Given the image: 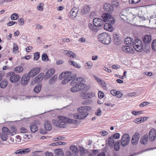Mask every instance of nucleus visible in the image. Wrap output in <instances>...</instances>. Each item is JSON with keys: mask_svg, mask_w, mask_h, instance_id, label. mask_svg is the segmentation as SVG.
Masks as SVG:
<instances>
[{"mask_svg": "<svg viewBox=\"0 0 156 156\" xmlns=\"http://www.w3.org/2000/svg\"><path fill=\"white\" fill-rule=\"evenodd\" d=\"M57 118L58 119L52 120V122L54 125L59 127L64 128L66 123L73 122V119L64 116H59Z\"/></svg>", "mask_w": 156, "mask_h": 156, "instance_id": "1", "label": "nucleus"}, {"mask_svg": "<svg viewBox=\"0 0 156 156\" xmlns=\"http://www.w3.org/2000/svg\"><path fill=\"white\" fill-rule=\"evenodd\" d=\"M102 17L105 22H107L104 25V29L109 31H112L113 30V27L111 24H113L114 23V18L108 13L103 14Z\"/></svg>", "mask_w": 156, "mask_h": 156, "instance_id": "2", "label": "nucleus"}, {"mask_svg": "<svg viewBox=\"0 0 156 156\" xmlns=\"http://www.w3.org/2000/svg\"><path fill=\"white\" fill-rule=\"evenodd\" d=\"M76 75L74 73H72L71 71H67L65 73H61L59 76V78L62 80L64 77L65 78L62 81V84H65L68 83L70 81L75 78Z\"/></svg>", "mask_w": 156, "mask_h": 156, "instance_id": "3", "label": "nucleus"}, {"mask_svg": "<svg viewBox=\"0 0 156 156\" xmlns=\"http://www.w3.org/2000/svg\"><path fill=\"white\" fill-rule=\"evenodd\" d=\"M98 39L99 41L105 44H110L112 41L110 35L105 33L99 34Z\"/></svg>", "mask_w": 156, "mask_h": 156, "instance_id": "4", "label": "nucleus"}, {"mask_svg": "<svg viewBox=\"0 0 156 156\" xmlns=\"http://www.w3.org/2000/svg\"><path fill=\"white\" fill-rule=\"evenodd\" d=\"M80 81H83V82H85L86 80L82 77H78L73 80L71 82L70 84L73 86L70 89L71 91L75 92L79 91V90H78V89L76 90V88H78V87H79V82Z\"/></svg>", "mask_w": 156, "mask_h": 156, "instance_id": "5", "label": "nucleus"}, {"mask_svg": "<svg viewBox=\"0 0 156 156\" xmlns=\"http://www.w3.org/2000/svg\"><path fill=\"white\" fill-rule=\"evenodd\" d=\"M91 108L89 106H82L79 107L77 109L79 116L82 119H84L88 114V111L90 110Z\"/></svg>", "mask_w": 156, "mask_h": 156, "instance_id": "6", "label": "nucleus"}, {"mask_svg": "<svg viewBox=\"0 0 156 156\" xmlns=\"http://www.w3.org/2000/svg\"><path fill=\"white\" fill-rule=\"evenodd\" d=\"M7 75L10 77L9 80L12 83L17 82L20 79V76L18 74H16L14 72H9L8 73Z\"/></svg>", "mask_w": 156, "mask_h": 156, "instance_id": "7", "label": "nucleus"}, {"mask_svg": "<svg viewBox=\"0 0 156 156\" xmlns=\"http://www.w3.org/2000/svg\"><path fill=\"white\" fill-rule=\"evenodd\" d=\"M71 151H66V156H78L79 150L76 146H71L70 147Z\"/></svg>", "mask_w": 156, "mask_h": 156, "instance_id": "8", "label": "nucleus"}, {"mask_svg": "<svg viewBox=\"0 0 156 156\" xmlns=\"http://www.w3.org/2000/svg\"><path fill=\"white\" fill-rule=\"evenodd\" d=\"M130 137L127 133H125L122 136L120 141L121 145L123 147L127 146L129 143Z\"/></svg>", "mask_w": 156, "mask_h": 156, "instance_id": "9", "label": "nucleus"}, {"mask_svg": "<svg viewBox=\"0 0 156 156\" xmlns=\"http://www.w3.org/2000/svg\"><path fill=\"white\" fill-rule=\"evenodd\" d=\"M30 76L28 73L23 75L20 81L21 85L24 86L27 85L30 81Z\"/></svg>", "mask_w": 156, "mask_h": 156, "instance_id": "10", "label": "nucleus"}, {"mask_svg": "<svg viewBox=\"0 0 156 156\" xmlns=\"http://www.w3.org/2000/svg\"><path fill=\"white\" fill-rule=\"evenodd\" d=\"M140 137V134L138 132H136L133 135L132 138L131 142L133 145H136L139 141Z\"/></svg>", "mask_w": 156, "mask_h": 156, "instance_id": "11", "label": "nucleus"}, {"mask_svg": "<svg viewBox=\"0 0 156 156\" xmlns=\"http://www.w3.org/2000/svg\"><path fill=\"white\" fill-rule=\"evenodd\" d=\"M104 20L99 18H96L93 20V23L94 25L98 27L102 26L104 24Z\"/></svg>", "mask_w": 156, "mask_h": 156, "instance_id": "12", "label": "nucleus"}, {"mask_svg": "<svg viewBox=\"0 0 156 156\" xmlns=\"http://www.w3.org/2000/svg\"><path fill=\"white\" fill-rule=\"evenodd\" d=\"M85 82H83V81H80L79 82V87L78 88H76V89H78L79 90V91L82 89H84V90L86 91L88 90L90 88V86L89 85H87L84 83Z\"/></svg>", "mask_w": 156, "mask_h": 156, "instance_id": "13", "label": "nucleus"}, {"mask_svg": "<svg viewBox=\"0 0 156 156\" xmlns=\"http://www.w3.org/2000/svg\"><path fill=\"white\" fill-rule=\"evenodd\" d=\"M122 49L123 51L128 54H133L134 52L132 48L129 46H123L122 48Z\"/></svg>", "mask_w": 156, "mask_h": 156, "instance_id": "14", "label": "nucleus"}, {"mask_svg": "<svg viewBox=\"0 0 156 156\" xmlns=\"http://www.w3.org/2000/svg\"><path fill=\"white\" fill-rule=\"evenodd\" d=\"M150 140L151 141H154L156 137V131L154 129H152L150 130L149 134Z\"/></svg>", "mask_w": 156, "mask_h": 156, "instance_id": "15", "label": "nucleus"}, {"mask_svg": "<svg viewBox=\"0 0 156 156\" xmlns=\"http://www.w3.org/2000/svg\"><path fill=\"white\" fill-rule=\"evenodd\" d=\"M40 69L39 67L34 68L28 73L30 77L34 76L38 74L40 72Z\"/></svg>", "mask_w": 156, "mask_h": 156, "instance_id": "16", "label": "nucleus"}, {"mask_svg": "<svg viewBox=\"0 0 156 156\" xmlns=\"http://www.w3.org/2000/svg\"><path fill=\"white\" fill-rule=\"evenodd\" d=\"M78 10L76 7L73 8L69 12L70 18L73 19H74L77 16Z\"/></svg>", "mask_w": 156, "mask_h": 156, "instance_id": "17", "label": "nucleus"}, {"mask_svg": "<svg viewBox=\"0 0 156 156\" xmlns=\"http://www.w3.org/2000/svg\"><path fill=\"white\" fill-rule=\"evenodd\" d=\"M103 8L106 12H111L113 10V8L112 6L109 4L106 3L104 4Z\"/></svg>", "mask_w": 156, "mask_h": 156, "instance_id": "18", "label": "nucleus"}, {"mask_svg": "<svg viewBox=\"0 0 156 156\" xmlns=\"http://www.w3.org/2000/svg\"><path fill=\"white\" fill-rule=\"evenodd\" d=\"M63 53L64 54L66 55L68 57H72L74 58H76V55L71 51L68 50H65L64 51Z\"/></svg>", "mask_w": 156, "mask_h": 156, "instance_id": "19", "label": "nucleus"}, {"mask_svg": "<svg viewBox=\"0 0 156 156\" xmlns=\"http://www.w3.org/2000/svg\"><path fill=\"white\" fill-rule=\"evenodd\" d=\"M148 140V135L146 134L141 137L140 142L142 144H145L147 143Z\"/></svg>", "mask_w": 156, "mask_h": 156, "instance_id": "20", "label": "nucleus"}, {"mask_svg": "<svg viewBox=\"0 0 156 156\" xmlns=\"http://www.w3.org/2000/svg\"><path fill=\"white\" fill-rule=\"evenodd\" d=\"M30 127L31 131L32 133L35 132L38 130L37 125L34 123L30 124Z\"/></svg>", "mask_w": 156, "mask_h": 156, "instance_id": "21", "label": "nucleus"}, {"mask_svg": "<svg viewBox=\"0 0 156 156\" xmlns=\"http://www.w3.org/2000/svg\"><path fill=\"white\" fill-rule=\"evenodd\" d=\"M124 15L126 16L127 17H130L133 15L132 13L130 11L129 9L128 8H126L122 10V12H121Z\"/></svg>", "mask_w": 156, "mask_h": 156, "instance_id": "22", "label": "nucleus"}, {"mask_svg": "<svg viewBox=\"0 0 156 156\" xmlns=\"http://www.w3.org/2000/svg\"><path fill=\"white\" fill-rule=\"evenodd\" d=\"M151 40V37L150 35H146L143 38L144 43H150Z\"/></svg>", "mask_w": 156, "mask_h": 156, "instance_id": "23", "label": "nucleus"}, {"mask_svg": "<svg viewBox=\"0 0 156 156\" xmlns=\"http://www.w3.org/2000/svg\"><path fill=\"white\" fill-rule=\"evenodd\" d=\"M44 127L47 130L50 131L51 129V126L50 121L48 120L45 121L44 123Z\"/></svg>", "mask_w": 156, "mask_h": 156, "instance_id": "24", "label": "nucleus"}, {"mask_svg": "<svg viewBox=\"0 0 156 156\" xmlns=\"http://www.w3.org/2000/svg\"><path fill=\"white\" fill-rule=\"evenodd\" d=\"M57 79V76L56 75H55L50 79L48 81L49 84H54L56 82Z\"/></svg>", "mask_w": 156, "mask_h": 156, "instance_id": "25", "label": "nucleus"}, {"mask_svg": "<svg viewBox=\"0 0 156 156\" xmlns=\"http://www.w3.org/2000/svg\"><path fill=\"white\" fill-rule=\"evenodd\" d=\"M55 156H64V154L62 149L55 150Z\"/></svg>", "mask_w": 156, "mask_h": 156, "instance_id": "26", "label": "nucleus"}, {"mask_svg": "<svg viewBox=\"0 0 156 156\" xmlns=\"http://www.w3.org/2000/svg\"><path fill=\"white\" fill-rule=\"evenodd\" d=\"M2 133L4 134L8 135L11 134V131L6 127H3L2 129Z\"/></svg>", "mask_w": 156, "mask_h": 156, "instance_id": "27", "label": "nucleus"}, {"mask_svg": "<svg viewBox=\"0 0 156 156\" xmlns=\"http://www.w3.org/2000/svg\"><path fill=\"white\" fill-rule=\"evenodd\" d=\"M108 141L109 146L111 147H113V145L115 143L113 137L112 136L109 137Z\"/></svg>", "mask_w": 156, "mask_h": 156, "instance_id": "28", "label": "nucleus"}, {"mask_svg": "<svg viewBox=\"0 0 156 156\" xmlns=\"http://www.w3.org/2000/svg\"><path fill=\"white\" fill-rule=\"evenodd\" d=\"M144 46L143 49L144 51H145L147 53L149 52L151 50L150 43H144Z\"/></svg>", "mask_w": 156, "mask_h": 156, "instance_id": "29", "label": "nucleus"}, {"mask_svg": "<svg viewBox=\"0 0 156 156\" xmlns=\"http://www.w3.org/2000/svg\"><path fill=\"white\" fill-rule=\"evenodd\" d=\"M133 39L130 37H127L125 39V44L130 45L133 44Z\"/></svg>", "mask_w": 156, "mask_h": 156, "instance_id": "30", "label": "nucleus"}, {"mask_svg": "<svg viewBox=\"0 0 156 156\" xmlns=\"http://www.w3.org/2000/svg\"><path fill=\"white\" fill-rule=\"evenodd\" d=\"M90 9V7L88 5H85L83 7V9L82 10L81 12L83 14H87L88 12Z\"/></svg>", "mask_w": 156, "mask_h": 156, "instance_id": "31", "label": "nucleus"}, {"mask_svg": "<svg viewBox=\"0 0 156 156\" xmlns=\"http://www.w3.org/2000/svg\"><path fill=\"white\" fill-rule=\"evenodd\" d=\"M31 151L30 148H23L20 149L21 155L26 154H28Z\"/></svg>", "mask_w": 156, "mask_h": 156, "instance_id": "32", "label": "nucleus"}, {"mask_svg": "<svg viewBox=\"0 0 156 156\" xmlns=\"http://www.w3.org/2000/svg\"><path fill=\"white\" fill-rule=\"evenodd\" d=\"M23 68L21 66H18L15 67L14 69V71L17 73H20L23 71Z\"/></svg>", "mask_w": 156, "mask_h": 156, "instance_id": "33", "label": "nucleus"}, {"mask_svg": "<svg viewBox=\"0 0 156 156\" xmlns=\"http://www.w3.org/2000/svg\"><path fill=\"white\" fill-rule=\"evenodd\" d=\"M8 83L6 80H2L0 83V87L2 88H5L7 86Z\"/></svg>", "mask_w": 156, "mask_h": 156, "instance_id": "34", "label": "nucleus"}, {"mask_svg": "<svg viewBox=\"0 0 156 156\" xmlns=\"http://www.w3.org/2000/svg\"><path fill=\"white\" fill-rule=\"evenodd\" d=\"M143 44L133 46V48L138 52L141 51L143 49Z\"/></svg>", "mask_w": 156, "mask_h": 156, "instance_id": "35", "label": "nucleus"}, {"mask_svg": "<svg viewBox=\"0 0 156 156\" xmlns=\"http://www.w3.org/2000/svg\"><path fill=\"white\" fill-rule=\"evenodd\" d=\"M69 62L70 65L73 66L75 67L78 68H80V65L76 62L72 61L71 60H69Z\"/></svg>", "mask_w": 156, "mask_h": 156, "instance_id": "36", "label": "nucleus"}, {"mask_svg": "<svg viewBox=\"0 0 156 156\" xmlns=\"http://www.w3.org/2000/svg\"><path fill=\"white\" fill-rule=\"evenodd\" d=\"M113 145H114V149L115 151H118L119 150L120 144L119 141H117L115 142Z\"/></svg>", "mask_w": 156, "mask_h": 156, "instance_id": "37", "label": "nucleus"}, {"mask_svg": "<svg viewBox=\"0 0 156 156\" xmlns=\"http://www.w3.org/2000/svg\"><path fill=\"white\" fill-rule=\"evenodd\" d=\"M51 99L58 100L61 99L62 96L60 94L51 95L49 96Z\"/></svg>", "mask_w": 156, "mask_h": 156, "instance_id": "38", "label": "nucleus"}, {"mask_svg": "<svg viewBox=\"0 0 156 156\" xmlns=\"http://www.w3.org/2000/svg\"><path fill=\"white\" fill-rule=\"evenodd\" d=\"M43 78V74L42 73H40L35 78L37 80V82L38 83L41 82Z\"/></svg>", "mask_w": 156, "mask_h": 156, "instance_id": "39", "label": "nucleus"}, {"mask_svg": "<svg viewBox=\"0 0 156 156\" xmlns=\"http://www.w3.org/2000/svg\"><path fill=\"white\" fill-rule=\"evenodd\" d=\"M87 91H84V90H83L80 93V97L83 98V99H87Z\"/></svg>", "mask_w": 156, "mask_h": 156, "instance_id": "40", "label": "nucleus"}, {"mask_svg": "<svg viewBox=\"0 0 156 156\" xmlns=\"http://www.w3.org/2000/svg\"><path fill=\"white\" fill-rule=\"evenodd\" d=\"M141 44H142V41L141 40L138 39L135 40L133 44V46H136Z\"/></svg>", "mask_w": 156, "mask_h": 156, "instance_id": "41", "label": "nucleus"}, {"mask_svg": "<svg viewBox=\"0 0 156 156\" xmlns=\"http://www.w3.org/2000/svg\"><path fill=\"white\" fill-rule=\"evenodd\" d=\"M88 27L90 30L93 31H96L97 30V27L94 26L91 23H89L88 24Z\"/></svg>", "mask_w": 156, "mask_h": 156, "instance_id": "42", "label": "nucleus"}, {"mask_svg": "<svg viewBox=\"0 0 156 156\" xmlns=\"http://www.w3.org/2000/svg\"><path fill=\"white\" fill-rule=\"evenodd\" d=\"M151 46L152 49L156 51V39L152 41Z\"/></svg>", "mask_w": 156, "mask_h": 156, "instance_id": "43", "label": "nucleus"}, {"mask_svg": "<svg viewBox=\"0 0 156 156\" xmlns=\"http://www.w3.org/2000/svg\"><path fill=\"white\" fill-rule=\"evenodd\" d=\"M18 50V48L17 45L16 44H14L13 46V52L14 53H16Z\"/></svg>", "mask_w": 156, "mask_h": 156, "instance_id": "44", "label": "nucleus"}, {"mask_svg": "<svg viewBox=\"0 0 156 156\" xmlns=\"http://www.w3.org/2000/svg\"><path fill=\"white\" fill-rule=\"evenodd\" d=\"M120 16L122 19L125 21H126L128 20L130 18L129 17H127V16H126L124 15L122 13H121L120 14Z\"/></svg>", "mask_w": 156, "mask_h": 156, "instance_id": "45", "label": "nucleus"}, {"mask_svg": "<svg viewBox=\"0 0 156 156\" xmlns=\"http://www.w3.org/2000/svg\"><path fill=\"white\" fill-rule=\"evenodd\" d=\"M11 132V135H13L14 134H15L16 133V127L14 126H12L10 128Z\"/></svg>", "mask_w": 156, "mask_h": 156, "instance_id": "46", "label": "nucleus"}, {"mask_svg": "<svg viewBox=\"0 0 156 156\" xmlns=\"http://www.w3.org/2000/svg\"><path fill=\"white\" fill-rule=\"evenodd\" d=\"M41 90V87L40 85L36 86L34 88V90L35 93H38Z\"/></svg>", "mask_w": 156, "mask_h": 156, "instance_id": "47", "label": "nucleus"}, {"mask_svg": "<svg viewBox=\"0 0 156 156\" xmlns=\"http://www.w3.org/2000/svg\"><path fill=\"white\" fill-rule=\"evenodd\" d=\"M0 136L1 139L4 141L6 140L8 138V135L3 133L0 134Z\"/></svg>", "mask_w": 156, "mask_h": 156, "instance_id": "48", "label": "nucleus"}, {"mask_svg": "<svg viewBox=\"0 0 156 156\" xmlns=\"http://www.w3.org/2000/svg\"><path fill=\"white\" fill-rule=\"evenodd\" d=\"M42 60L44 61H48L49 60L48 55L46 54H44L42 55Z\"/></svg>", "mask_w": 156, "mask_h": 156, "instance_id": "49", "label": "nucleus"}, {"mask_svg": "<svg viewBox=\"0 0 156 156\" xmlns=\"http://www.w3.org/2000/svg\"><path fill=\"white\" fill-rule=\"evenodd\" d=\"M44 6V4L43 3H40L39 5L37 6V8L38 10L40 11H43V7Z\"/></svg>", "mask_w": 156, "mask_h": 156, "instance_id": "50", "label": "nucleus"}, {"mask_svg": "<svg viewBox=\"0 0 156 156\" xmlns=\"http://www.w3.org/2000/svg\"><path fill=\"white\" fill-rule=\"evenodd\" d=\"M94 78L96 79V80L97 81V82L100 83V84H103V83L104 82L103 80H102L101 79L99 78L97 76H94Z\"/></svg>", "mask_w": 156, "mask_h": 156, "instance_id": "51", "label": "nucleus"}, {"mask_svg": "<svg viewBox=\"0 0 156 156\" xmlns=\"http://www.w3.org/2000/svg\"><path fill=\"white\" fill-rule=\"evenodd\" d=\"M18 17V15L16 13H14L11 15V19L12 20H16Z\"/></svg>", "mask_w": 156, "mask_h": 156, "instance_id": "52", "label": "nucleus"}, {"mask_svg": "<svg viewBox=\"0 0 156 156\" xmlns=\"http://www.w3.org/2000/svg\"><path fill=\"white\" fill-rule=\"evenodd\" d=\"M20 131L22 133H26L27 132V130L25 127H21L20 129Z\"/></svg>", "mask_w": 156, "mask_h": 156, "instance_id": "53", "label": "nucleus"}, {"mask_svg": "<svg viewBox=\"0 0 156 156\" xmlns=\"http://www.w3.org/2000/svg\"><path fill=\"white\" fill-rule=\"evenodd\" d=\"M55 70L54 69H51L49 70H48L47 71V73H50V75L51 76H52L55 73Z\"/></svg>", "mask_w": 156, "mask_h": 156, "instance_id": "54", "label": "nucleus"}, {"mask_svg": "<svg viewBox=\"0 0 156 156\" xmlns=\"http://www.w3.org/2000/svg\"><path fill=\"white\" fill-rule=\"evenodd\" d=\"M34 60H37L39 58V53L38 52H36L34 54Z\"/></svg>", "mask_w": 156, "mask_h": 156, "instance_id": "55", "label": "nucleus"}, {"mask_svg": "<svg viewBox=\"0 0 156 156\" xmlns=\"http://www.w3.org/2000/svg\"><path fill=\"white\" fill-rule=\"evenodd\" d=\"M87 99L89 98H91L92 97H93L94 96V93H92V92H87Z\"/></svg>", "mask_w": 156, "mask_h": 156, "instance_id": "56", "label": "nucleus"}, {"mask_svg": "<svg viewBox=\"0 0 156 156\" xmlns=\"http://www.w3.org/2000/svg\"><path fill=\"white\" fill-rule=\"evenodd\" d=\"M149 104V103L147 101H145L143 102L142 103H141L140 105V107H143L146 105H148Z\"/></svg>", "mask_w": 156, "mask_h": 156, "instance_id": "57", "label": "nucleus"}, {"mask_svg": "<svg viewBox=\"0 0 156 156\" xmlns=\"http://www.w3.org/2000/svg\"><path fill=\"white\" fill-rule=\"evenodd\" d=\"M98 97L100 98H103L104 96V94L102 92L100 91L98 92Z\"/></svg>", "mask_w": 156, "mask_h": 156, "instance_id": "58", "label": "nucleus"}, {"mask_svg": "<svg viewBox=\"0 0 156 156\" xmlns=\"http://www.w3.org/2000/svg\"><path fill=\"white\" fill-rule=\"evenodd\" d=\"M116 93V96L118 98H120L122 96V94L119 91H117Z\"/></svg>", "mask_w": 156, "mask_h": 156, "instance_id": "59", "label": "nucleus"}, {"mask_svg": "<svg viewBox=\"0 0 156 156\" xmlns=\"http://www.w3.org/2000/svg\"><path fill=\"white\" fill-rule=\"evenodd\" d=\"M142 113L141 111L136 112L135 111H133L132 112V114L134 115H140Z\"/></svg>", "mask_w": 156, "mask_h": 156, "instance_id": "60", "label": "nucleus"}, {"mask_svg": "<svg viewBox=\"0 0 156 156\" xmlns=\"http://www.w3.org/2000/svg\"><path fill=\"white\" fill-rule=\"evenodd\" d=\"M140 0H129V2L131 4H136L138 3Z\"/></svg>", "mask_w": 156, "mask_h": 156, "instance_id": "61", "label": "nucleus"}, {"mask_svg": "<svg viewBox=\"0 0 156 156\" xmlns=\"http://www.w3.org/2000/svg\"><path fill=\"white\" fill-rule=\"evenodd\" d=\"M133 122L136 123L140 124L142 122V121L140 120V118H137L134 120Z\"/></svg>", "mask_w": 156, "mask_h": 156, "instance_id": "62", "label": "nucleus"}, {"mask_svg": "<svg viewBox=\"0 0 156 156\" xmlns=\"http://www.w3.org/2000/svg\"><path fill=\"white\" fill-rule=\"evenodd\" d=\"M101 111L100 108H98L97 110V112H95L96 115L99 116L101 115Z\"/></svg>", "mask_w": 156, "mask_h": 156, "instance_id": "63", "label": "nucleus"}, {"mask_svg": "<svg viewBox=\"0 0 156 156\" xmlns=\"http://www.w3.org/2000/svg\"><path fill=\"white\" fill-rule=\"evenodd\" d=\"M18 21L19 22H20V23L19 24V25H23L24 24V20L23 18H21L19 19Z\"/></svg>", "mask_w": 156, "mask_h": 156, "instance_id": "64", "label": "nucleus"}]
</instances>
